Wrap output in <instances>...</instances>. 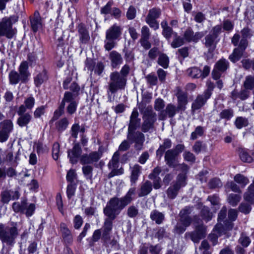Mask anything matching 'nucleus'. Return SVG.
<instances>
[{
    "instance_id": "a878e982",
    "label": "nucleus",
    "mask_w": 254,
    "mask_h": 254,
    "mask_svg": "<svg viewBox=\"0 0 254 254\" xmlns=\"http://www.w3.org/2000/svg\"><path fill=\"white\" fill-rule=\"evenodd\" d=\"M218 41L219 39L211 34H209L205 37V45L209 52H213L214 50Z\"/></svg>"
},
{
    "instance_id": "473e14b6",
    "label": "nucleus",
    "mask_w": 254,
    "mask_h": 254,
    "mask_svg": "<svg viewBox=\"0 0 254 254\" xmlns=\"http://www.w3.org/2000/svg\"><path fill=\"white\" fill-rule=\"evenodd\" d=\"M0 129L8 134L13 129V124L11 120H5L0 123Z\"/></svg>"
},
{
    "instance_id": "dca6fc26",
    "label": "nucleus",
    "mask_w": 254,
    "mask_h": 254,
    "mask_svg": "<svg viewBox=\"0 0 254 254\" xmlns=\"http://www.w3.org/2000/svg\"><path fill=\"white\" fill-rule=\"evenodd\" d=\"M122 27L115 23L111 26L106 32V36L113 39H119L122 35Z\"/></svg>"
},
{
    "instance_id": "de8ad7c7",
    "label": "nucleus",
    "mask_w": 254,
    "mask_h": 254,
    "mask_svg": "<svg viewBox=\"0 0 254 254\" xmlns=\"http://www.w3.org/2000/svg\"><path fill=\"white\" fill-rule=\"evenodd\" d=\"M241 197L240 195L231 193L228 195L227 200L228 203L233 206H235L240 201Z\"/></svg>"
},
{
    "instance_id": "4be33fe9",
    "label": "nucleus",
    "mask_w": 254,
    "mask_h": 254,
    "mask_svg": "<svg viewBox=\"0 0 254 254\" xmlns=\"http://www.w3.org/2000/svg\"><path fill=\"white\" fill-rule=\"evenodd\" d=\"M151 98L152 96L151 94L149 93H144L142 94L141 101L140 102H137L138 108L140 112H145L146 110L150 108L151 110H153L151 106H146L147 104L150 102Z\"/></svg>"
},
{
    "instance_id": "c85d7f7f",
    "label": "nucleus",
    "mask_w": 254,
    "mask_h": 254,
    "mask_svg": "<svg viewBox=\"0 0 254 254\" xmlns=\"http://www.w3.org/2000/svg\"><path fill=\"white\" fill-rule=\"evenodd\" d=\"M18 115L20 116V117L17 120V123L20 127L27 126L32 119V116L29 113H24Z\"/></svg>"
},
{
    "instance_id": "1a4fd4ad",
    "label": "nucleus",
    "mask_w": 254,
    "mask_h": 254,
    "mask_svg": "<svg viewBox=\"0 0 254 254\" xmlns=\"http://www.w3.org/2000/svg\"><path fill=\"white\" fill-rule=\"evenodd\" d=\"M229 63L225 59H221L215 64L214 68L212 72V76L214 79L218 80L221 77V74L228 67Z\"/></svg>"
},
{
    "instance_id": "423d86ee",
    "label": "nucleus",
    "mask_w": 254,
    "mask_h": 254,
    "mask_svg": "<svg viewBox=\"0 0 254 254\" xmlns=\"http://www.w3.org/2000/svg\"><path fill=\"white\" fill-rule=\"evenodd\" d=\"M15 34V31L12 28V23L11 18L4 17L0 22V37L5 36L8 39L12 38Z\"/></svg>"
},
{
    "instance_id": "a18cd8bd",
    "label": "nucleus",
    "mask_w": 254,
    "mask_h": 254,
    "mask_svg": "<svg viewBox=\"0 0 254 254\" xmlns=\"http://www.w3.org/2000/svg\"><path fill=\"white\" fill-rule=\"evenodd\" d=\"M161 13V11L160 8L154 7L149 10L146 18L156 20L160 17Z\"/></svg>"
},
{
    "instance_id": "4c0bfd02",
    "label": "nucleus",
    "mask_w": 254,
    "mask_h": 254,
    "mask_svg": "<svg viewBox=\"0 0 254 254\" xmlns=\"http://www.w3.org/2000/svg\"><path fill=\"white\" fill-rule=\"evenodd\" d=\"M161 25L162 28H163L162 34L168 40H169L173 34V30L172 28L168 26V23L166 21H163Z\"/></svg>"
},
{
    "instance_id": "6ab92c4d",
    "label": "nucleus",
    "mask_w": 254,
    "mask_h": 254,
    "mask_svg": "<svg viewBox=\"0 0 254 254\" xmlns=\"http://www.w3.org/2000/svg\"><path fill=\"white\" fill-rule=\"evenodd\" d=\"M19 74L21 77V82H26L30 75L28 70V63L27 61L22 62L18 67Z\"/></svg>"
},
{
    "instance_id": "a211bd4d",
    "label": "nucleus",
    "mask_w": 254,
    "mask_h": 254,
    "mask_svg": "<svg viewBox=\"0 0 254 254\" xmlns=\"http://www.w3.org/2000/svg\"><path fill=\"white\" fill-rule=\"evenodd\" d=\"M177 154L173 149L167 150L165 154V161L169 167L175 168L177 167Z\"/></svg>"
},
{
    "instance_id": "9b49d317",
    "label": "nucleus",
    "mask_w": 254,
    "mask_h": 254,
    "mask_svg": "<svg viewBox=\"0 0 254 254\" xmlns=\"http://www.w3.org/2000/svg\"><path fill=\"white\" fill-rule=\"evenodd\" d=\"M103 152L100 148L98 151H93L89 154H83L80 158V162L83 164H92L97 162L101 158Z\"/></svg>"
},
{
    "instance_id": "052dcab7",
    "label": "nucleus",
    "mask_w": 254,
    "mask_h": 254,
    "mask_svg": "<svg viewBox=\"0 0 254 254\" xmlns=\"http://www.w3.org/2000/svg\"><path fill=\"white\" fill-rule=\"evenodd\" d=\"M138 214V210L137 207L131 205L128 207L127 210V215L130 218H134Z\"/></svg>"
},
{
    "instance_id": "13d9d810",
    "label": "nucleus",
    "mask_w": 254,
    "mask_h": 254,
    "mask_svg": "<svg viewBox=\"0 0 254 254\" xmlns=\"http://www.w3.org/2000/svg\"><path fill=\"white\" fill-rule=\"evenodd\" d=\"M203 132L204 129L202 127H197L195 130L191 133L190 139L192 140L196 139L198 136H202L203 134Z\"/></svg>"
},
{
    "instance_id": "5701e85b",
    "label": "nucleus",
    "mask_w": 254,
    "mask_h": 254,
    "mask_svg": "<svg viewBox=\"0 0 254 254\" xmlns=\"http://www.w3.org/2000/svg\"><path fill=\"white\" fill-rule=\"evenodd\" d=\"M152 190V184L147 180L140 185L138 190V195L139 197H143L149 194Z\"/></svg>"
},
{
    "instance_id": "4468645a",
    "label": "nucleus",
    "mask_w": 254,
    "mask_h": 254,
    "mask_svg": "<svg viewBox=\"0 0 254 254\" xmlns=\"http://www.w3.org/2000/svg\"><path fill=\"white\" fill-rule=\"evenodd\" d=\"M178 107H176L174 105L170 103L168 104L165 110H162L159 114V119L164 120L168 116L169 118H173L176 115V113L179 112Z\"/></svg>"
},
{
    "instance_id": "79ce46f5",
    "label": "nucleus",
    "mask_w": 254,
    "mask_h": 254,
    "mask_svg": "<svg viewBox=\"0 0 254 254\" xmlns=\"http://www.w3.org/2000/svg\"><path fill=\"white\" fill-rule=\"evenodd\" d=\"M244 51L239 48H235L233 53L230 55L229 59L233 63L238 61L242 57Z\"/></svg>"
},
{
    "instance_id": "ddd939ff",
    "label": "nucleus",
    "mask_w": 254,
    "mask_h": 254,
    "mask_svg": "<svg viewBox=\"0 0 254 254\" xmlns=\"http://www.w3.org/2000/svg\"><path fill=\"white\" fill-rule=\"evenodd\" d=\"M211 96V93L209 90H205L202 95L197 96L196 99L192 104L193 110L200 109L206 103L207 100Z\"/></svg>"
},
{
    "instance_id": "f257e3e1",
    "label": "nucleus",
    "mask_w": 254,
    "mask_h": 254,
    "mask_svg": "<svg viewBox=\"0 0 254 254\" xmlns=\"http://www.w3.org/2000/svg\"><path fill=\"white\" fill-rule=\"evenodd\" d=\"M135 191V188H131L124 196L120 198L117 197L111 198L104 208L103 212L105 215L112 218H116L121 210L134 199Z\"/></svg>"
},
{
    "instance_id": "0eeeda50",
    "label": "nucleus",
    "mask_w": 254,
    "mask_h": 254,
    "mask_svg": "<svg viewBox=\"0 0 254 254\" xmlns=\"http://www.w3.org/2000/svg\"><path fill=\"white\" fill-rule=\"evenodd\" d=\"M136 108H134L130 117L128 127L127 139H132L135 130L140 126V119Z\"/></svg>"
},
{
    "instance_id": "cd10ccee",
    "label": "nucleus",
    "mask_w": 254,
    "mask_h": 254,
    "mask_svg": "<svg viewBox=\"0 0 254 254\" xmlns=\"http://www.w3.org/2000/svg\"><path fill=\"white\" fill-rule=\"evenodd\" d=\"M131 175L130 177L131 184L136 183L138 179V177L141 172V167L138 164H135L132 167H130Z\"/></svg>"
},
{
    "instance_id": "69168bd1",
    "label": "nucleus",
    "mask_w": 254,
    "mask_h": 254,
    "mask_svg": "<svg viewBox=\"0 0 254 254\" xmlns=\"http://www.w3.org/2000/svg\"><path fill=\"white\" fill-rule=\"evenodd\" d=\"M60 144L58 142L54 143L52 149V155L53 158L57 160L60 156Z\"/></svg>"
},
{
    "instance_id": "9d476101",
    "label": "nucleus",
    "mask_w": 254,
    "mask_h": 254,
    "mask_svg": "<svg viewBox=\"0 0 254 254\" xmlns=\"http://www.w3.org/2000/svg\"><path fill=\"white\" fill-rule=\"evenodd\" d=\"M195 230L193 232L187 233L186 238H190L194 243H198L199 240L205 236V228L202 225L195 226Z\"/></svg>"
},
{
    "instance_id": "f03ea898",
    "label": "nucleus",
    "mask_w": 254,
    "mask_h": 254,
    "mask_svg": "<svg viewBox=\"0 0 254 254\" xmlns=\"http://www.w3.org/2000/svg\"><path fill=\"white\" fill-rule=\"evenodd\" d=\"M16 222H10L7 226L0 223V240L2 244L13 246L19 232Z\"/></svg>"
},
{
    "instance_id": "09e8293b",
    "label": "nucleus",
    "mask_w": 254,
    "mask_h": 254,
    "mask_svg": "<svg viewBox=\"0 0 254 254\" xmlns=\"http://www.w3.org/2000/svg\"><path fill=\"white\" fill-rule=\"evenodd\" d=\"M85 131L84 127H81L78 124H74L71 128V134L72 137L76 138L78 136V132L83 133Z\"/></svg>"
},
{
    "instance_id": "72a5a7b5",
    "label": "nucleus",
    "mask_w": 254,
    "mask_h": 254,
    "mask_svg": "<svg viewBox=\"0 0 254 254\" xmlns=\"http://www.w3.org/2000/svg\"><path fill=\"white\" fill-rule=\"evenodd\" d=\"M27 206L26 200L23 199L20 202H15L12 204V209L15 212L24 213Z\"/></svg>"
},
{
    "instance_id": "6e6d98bb",
    "label": "nucleus",
    "mask_w": 254,
    "mask_h": 254,
    "mask_svg": "<svg viewBox=\"0 0 254 254\" xmlns=\"http://www.w3.org/2000/svg\"><path fill=\"white\" fill-rule=\"evenodd\" d=\"M239 155L241 160L244 162L251 163L253 160L248 152L244 149L240 151Z\"/></svg>"
},
{
    "instance_id": "f8f14e48",
    "label": "nucleus",
    "mask_w": 254,
    "mask_h": 254,
    "mask_svg": "<svg viewBox=\"0 0 254 254\" xmlns=\"http://www.w3.org/2000/svg\"><path fill=\"white\" fill-rule=\"evenodd\" d=\"M116 218H112L110 216H107L105 219L103 226L102 227V239L105 242L110 239V233L113 228V221Z\"/></svg>"
},
{
    "instance_id": "2f4dec72",
    "label": "nucleus",
    "mask_w": 254,
    "mask_h": 254,
    "mask_svg": "<svg viewBox=\"0 0 254 254\" xmlns=\"http://www.w3.org/2000/svg\"><path fill=\"white\" fill-rule=\"evenodd\" d=\"M61 231L62 233L63 237L64 240L68 243L72 241V235L70 230L67 228L65 223H61L60 225Z\"/></svg>"
},
{
    "instance_id": "412c9836",
    "label": "nucleus",
    "mask_w": 254,
    "mask_h": 254,
    "mask_svg": "<svg viewBox=\"0 0 254 254\" xmlns=\"http://www.w3.org/2000/svg\"><path fill=\"white\" fill-rule=\"evenodd\" d=\"M19 197V193L17 191L5 190L1 193L2 202L7 203L10 200L17 199Z\"/></svg>"
},
{
    "instance_id": "0e129e2a",
    "label": "nucleus",
    "mask_w": 254,
    "mask_h": 254,
    "mask_svg": "<svg viewBox=\"0 0 254 254\" xmlns=\"http://www.w3.org/2000/svg\"><path fill=\"white\" fill-rule=\"evenodd\" d=\"M165 107L164 101L161 98H157L154 101V109L157 111H162Z\"/></svg>"
},
{
    "instance_id": "6e6552de",
    "label": "nucleus",
    "mask_w": 254,
    "mask_h": 254,
    "mask_svg": "<svg viewBox=\"0 0 254 254\" xmlns=\"http://www.w3.org/2000/svg\"><path fill=\"white\" fill-rule=\"evenodd\" d=\"M120 154L118 151H116L114 154L112 159L108 163V166L111 172L108 174L109 178L113 177L116 175H119L123 174V171L121 169H117L119 166V160Z\"/></svg>"
},
{
    "instance_id": "680f3d73",
    "label": "nucleus",
    "mask_w": 254,
    "mask_h": 254,
    "mask_svg": "<svg viewBox=\"0 0 254 254\" xmlns=\"http://www.w3.org/2000/svg\"><path fill=\"white\" fill-rule=\"evenodd\" d=\"M225 187L226 188H230L231 190L236 192H241L240 189L241 187L237 185L235 182L233 181L227 182L225 186Z\"/></svg>"
},
{
    "instance_id": "bb28decb",
    "label": "nucleus",
    "mask_w": 254,
    "mask_h": 254,
    "mask_svg": "<svg viewBox=\"0 0 254 254\" xmlns=\"http://www.w3.org/2000/svg\"><path fill=\"white\" fill-rule=\"evenodd\" d=\"M128 141L132 143L133 142H135V147L137 150H140L142 148V146L144 140V134L139 131L135 132L132 139H128Z\"/></svg>"
},
{
    "instance_id": "c9c22d12",
    "label": "nucleus",
    "mask_w": 254,
    "mask_h": 254,
    "mask_svg": "<svg viewBox=\"0 0 254 254\" xmlns=\"http://www.w3.org/2000/svg\"><path fill=\"white\" fill-rule=\"evenodd\" d=\"M244 198L246 201L254 205V184H251L248 190L244 194Z\"/></svg>"
},
{
    "instance_id": "338daca9",
    "label": "nucleus",
    "mask_w": 254,
    "mask_h": 254,
    "mask_svg": "<svg viewBox=\"0 0 254 254\" xmlns=\"http://www.w3.org/2000/svg\"><path fill=\"white\" fill-rule=\"evenodd\" d=\"M113 3L109 1L107 3L101 8L100 12L103 14H108L111 13Z\"/></svg>"
},
{
    "instance_id": "b1692460",
    "label": "nucleus",
    "mask_w": 254,
    "mask_h": 254,
    "mask_svg": "<svg viewBox=\"0 0 254 254\" xmlns=\"http://www.w3.org/2000/svg\"><path fill=\"white\" fill-rule=\"evenodd\" d=\"M178 98V110L184 111L186 106L188 104V95L185 92L179 91L177 94Z\"/></svg>"
},
{
    "instance_id": "ea45409f",
    "label": "nucleus",
    "mask_w": 254,
    "mask_h": 254,
    "mask_svg": "<svg viewBox=\"0 0 254 254\" xmlns=\"http://www.w3.org/2000/svg\"><path fill=\"white\" fill-rule=\"evenodd\" d=\"M172 142L171 140L166 139L164 140L163 144L161 145L159 148L157 149L156 153L157 155H160L161 157L166 149H169L171 147Z\"/></svg>"
},
{
    "instance_id": "7ed1b4c3",
    "label": "nucleus",
    "mask_w": 254,
    "mask_h": 254,
    "mask_svg": "<svg viewBox=\"0 0 254 254\" xmlns=\"http://www.w3.org/2000/svg\"><path fill=\"white\" fill-rule=\"evenodd\" d=\"M127 78L122 77L118 71L112 72L110 75L108 90L111 93L124 89L126 85Z\"/></svg>"
},
{
    "instance_id": "8fccbe9b",
    "label": "nucleus",
    "mask_w": 254,
    "mask_h": 254,
    "mask_svg": "<svg viewBox=\"0 0 254 254\" xmlns=\"http://www.w3.org/2000/svg\"><path fill=\"white\" fill-rule=\"evenodd\" d=\"M187 73L189 76L194 78L201 77V71L198 68L193 67L187 69Z\"/></svg>"
},
{
    "instance_id": "5fc2aeb1",
    "label": "nucleus",
    "mask_w": 254,
    "mask_h": 254,
    "mask_svg": "<svg viewBox=\"0 0 254 254\" xmlns=\"http://www.w3.org/2000/svg\"><path fill=\"white\" fill-rule=\"evenodd\" d=\"M249 122L247 119L242 117L237 118L235 124L238 128H242L248 126Z\"/></svg>"
},
{
    "instance_id": "a19ab883",
    "label": "nucleus",
    "mask_w": 254,
    "mask_h": 254,
    "mask_svg": "<svg viewBox=\"0 0 254 254\" xmlns=\"http://www.w3.org/2000/svg\"><path fill=\"white\" fill-rule=\"evenodd\" d=\"M68 124L67 119L64 118L56 122V127L58 131H63L67 128Z\"/></svg>"
},
{
    "instance_id": "20e7f679",
    "label": "nucleus",
    "mask_w": 254,
    "mask_h": 254,
    "mask_svg": "<svg viewBox=\"0 0 254 254\" xmlns=\"http://www.w3.org/2000/svg\"><path fill=\"white\" fill-rule=\"evenodd\" d=\"M142 114L143 123L141 130L144 132L152 131L154 129V124L156 121V114L150 108L146 110L145 112H140Z\"/></svg>"
},
{
    "instance_id": "e433bc0d",
    "label": "nucleus",
    "mask_w": 254,
    "mask_h": 254,
    "mask_svg": "<svg viewBox=\"0 0 254 254\" xmlns=\"http://www.w3.org/2000/svg\"><path fill=\"white\" fill-rule=\"evenodd\" d=\"M234 180L242 188H245L249 183L248 178L241 174H236L234 177Z\"/></svg>"
},
{
    "instance_id": "f704fd0d",
    "label": "nucleus",
    "mask_w": 254,
    "mask_h": 254,
    "mask_svg": "<svg viewBox=\"0 0 254 254\" xmlns=\"http://www.w3.org/2000/svg\"><path fill=\"white\" fill-rule=\"evenodd\" d=\"M48 79V75L46 70L44 69L34 77V83L36 86H40Z\"/></svg>"
},
{
    "instance_id": "4d7b16f0",
    "label": "nucleus",
    "mask_w": 254,
    "mask_h": 254,
    "mask_svg": "<svg viewBox=\"0 0 254 254\" xmlns=\"http://www.w3.org/2000/svg\"><path fill=\"white\" fill-rule=\"evenodd\" d=\"M115 39H113L106 36V39L104 41V48L107 51H110L115 46Z\"/></svg>"
},
{
    "instance_id": "2eb2a0df",
    "label": "nucleus",
    "mask_w": 254,
    "mask_h": 254,
    "mask_svg": "<svg viewBox=\"0 0 254 254\" xmlns=\"http://www.w3.org/2000/svg\"><path fill=\"white\" fill-rule=\"evenodd\" d=\"M204 35V34L202 32H197L194 33L192 30L189 29L185 31L184 34V39L188 42H197Z\"/></svg>"
},
{
    "instance_id": "37998d69",
    "label": "nucleus",
    "mask_w": 254,
    "mask_h": 254,
    "mask_svg": "<svg viewBox=\"0 0 254 254\" xmlns=\"http://www.w3.org/2000/svg\"><path fill=\"white\" fill-rule=\"evenodd\" d=\"M179 186L178 185L174 184L173 186L170 187L167 190V196L169 198L174 199L177 195L178 191L180 190Z\"/></svg>"
},
{
    "instance_id": "39448f33",
    "label": "nucleus",
    "mask_w": 254,
    "mask_h": 254,
    "mask_svg": "<svg viewBox=\"0 0 254 254\" xmlns=\"http://www.w3.org/2000/svg\"><path fill=\"white\" fill-rule=\"evenodd\" d=\"M191 212V209L189 207H186L180 213V221L176 225L175 231L176 233L182 234L184 233L186 228L189 226L191 222V220L189 214Z\"/></svg>"
},
{
    "instance_id": "7c9ffc66",
    "label": "nucleus",
    "mask_w": 254,
    "mask_h": 254,
    "mask_svg": "<svg viewBox=\"0 0 254 254\" xmlns=\"http://www.w3.org/2000/svg\"><path fill=\"white\" fill-rule=\"evenodd\" d=\"M150 217L156 224H160L165 219V215L157 210H154L151 212Z\"/></svg>"
},
{
    "instance_id": "f3484780",
    "label": "nucleus",
    "mask_w": 254,
    "mask_h": 254,
    "mask_svg": "<svg viewBox=\"0 0 254 254\" xmlns=\"http://www.w3.org/2000/svg\"><path fill=\"white\" fill-rule=\"evenodd\" d=\"M35 100L33 97L29 96L26 98L24 101L23 104L21 105L18 108L17 113L18 114H21L26 112V110H31L34 107Z\"/></svg>"
},
{
    "instance_id": "393cba45",
    "label": "nucleus",
    "mask_w": 254,
    "mask_h": 254,
    "mask_svg": "<svg viewBox=\"0 0 254 254\" xmlns=\"http://www.w3.org/2000/svg\"><path fill=\"white\" fill-rule=\"evenodd\" d=\"M109 59L113 67L116 68L123 62V58L121 55L116 51H113L110 53Z\"/></svg>"
},
{
    "instance_id": "603ef678",
    "label": "nucleus",
    "mask_w": 254,
    "mask_h": 254,
    "mask_svg": "<svg viewBox=\"0 0 254 254\" xmlns=\"http://www.w3.org/2000/svg\"><path fill=\"white\" fill-rule=\"evenodd\" d=\"M75 94H72L69 92H65L61 104L64 103V106L65 102L70 103L72 102H76L75 100Z\"/></svg>"
},
{
    "instance_id": "bf43d9fd",
    "label": "nucleus",
    "mask_w": 254,
    "mask_h": 254,
    "mask_svg": "<svg viewBox=\"0 0 254 254\" xmlns=\"http://www.w3.org/2000/svg\"><path fill=\"white\" fill-rule=\"evenodd\" d=\"M233 116V111L232 109H225L220 113V117L221 119L227 120L230 119Z\"/></svg>"
},
{
    "instance_id": "aec40b11",
    "label": "nucleus",
    "mask_w": 254,
    "mask_h": 254,
    "mask_svg": "<svg viewBox=\"0 0 254 254\" xmlns=\"http://www.w3.org/2000/svg\"><path fill=\"white\" fill-rule=\"evenodd\" d=\"M82 152L79 144H75L72 149L68 151V157L71 163H76Z\"/></svg>"
},
{
    "instance_id": "49530a36",
    "label": "nucleus",
    "mask_w": 254,
    "mask_h": 254,
    "mask_svg": "<svg viewBox=\"0 0 254 254\" xmlns=\"http://www.w3.org/2000/svg\"><path fill=\"white\" fill-rule=\"evenodd\" d=\"M169 60L168 57L164 54H160L159 55L158 64L164 68H167L169 66Z\"/></svg>"
},
{
    "instance_id": "58836bf2",
    "label": "nucleus",
    "mask_w": 254,
    "mask_h": 254,
    "mask_svg": "<svg viewBox=\"0 0 254 254\" xmlns=\"http://www.w3.org/2000/svg\"><path fill=\"white\" fill-rule=\"evenodd\" d=\"M80 40L82 43H86L89 39L90 37L87 29L82 25L78 26Z\"/></svg>"
},
{
    "instance_id": "864d4df0",
    "label": "nucleus",
    "mask_w": 254,
    "mask_h": 254,
    "mask_svg": "<svg viewBox=\"0 0 254 254\" xmlns=\"http://www.w3.org/2000/svg\"><path fill=\"white\" fill-rule=\"evenodd\" d=\"M175 36L172 42L171 45L173 48H177L183 45L185 43V40L183 38L177 36L176 33H175Z\"/></svg>"
},
{
    "instance_id": "c756f323",
    "label": "nucleus",
    "mask_w": 254,
    "mask_h": 254,
    "mask_svg": "<svg viewBox=\"0 0 254 254\" xmlns=\"http://www.w3.org/2000/svg\"><path fill=\"white\" fill-rule=\"evenodd\" d=\"M31 25L33 31L35 32L41 27V18L38 11L35 12L34 17L31 20Z\"/></svg>"
},
{
    "instance_id": "3c124183",
    "label": "nucleus",
    "mask_w": 254,
    "mask_h": 254,
    "mask_svg": "<svg viewBox=\"0 0 254 254\" xmlns=\"http://www.w3.org/2000/svg\"><path fill=\"white\" fill-rule=\"evenodd\" d=\"M245 88L249 90H254V76L249 75L246 77L244 82Z\"/></svg>"
},
{
    "instance_id": "c03bdc74",
    "label": "nucleus",
    "mask_w": 254,
    "mask_h": 254,
    "mask_svg": "<svg viewBox=\"0 0 254 254\" xmlns=\"http://www.w3.org/2000/svg\"><path fill=\"white\" fill-rule=\"evenodd\" d=\"M8 77L10 83L11 84H16L19 81H21L20 76L18 73L15 70L11 71L9 73Z\"/></svg>"
},
{
    "instance_id": "774afa93",
    "label": "nucleus",
    "mask_w": 254,
    "mask_h": 254,
    "mask_svg": "<svg viewBox=\"0 0 254 254\" xmlns=\"http://www.w3.org/2000/svg\"><path fill=\"white\" fill-rule=\"evenodd\" d=\"M240 211L245 214H248L251 210V205L248 203H242L239 207Z\"/></svg>"
},
{
    "instance_id": "e2e57ef3",
    "label": "nucleus",
    "mask_w": 254,
    "mask_h": 254,
    "mask_svg": "<svg viewBox=\"0 0 254 254\" xmlns=\"http://www.w3.org/2000/svg\"><path fill=\"white\" fill-rule=\"evenodd\" d=\"M18 160V155L17 154L14 157L12 152H7L6 157L5 161L10 163L11 165H14L17 163V160Z\"/></svg>"
}]
</instances>
